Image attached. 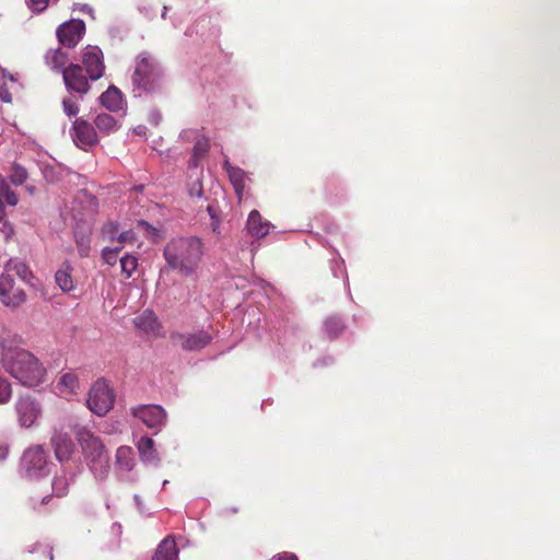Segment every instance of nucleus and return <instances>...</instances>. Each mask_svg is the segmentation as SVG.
I'll list each match as a JSON object with an SVG mask.
<instances>
[{
	"mask_svg": "<svg viewBox=\"0 0 560 560\" xmlns=\"http://www.w3.org/2000/svg\"><path fill=\"white\" fill-rule=\"evenodd\" d=\"M203 255V242L194 235L173 237L163 249L167 266L184 277L192 276L198 270Z\"/></svg>",
	"mask_w": 560,
	"mask_h": 560,
	"instance_id": "nucleus-1",
	"label": "nucleus"
},
{
	"mask_svg": "<svg viewBox=\"0 0 560 560\" xmlns=\"http://www.w3.org/2000/svg\"><path fill=\"white\" fill-rule=\"evenodd\" d=\"M1 363L5 372L25 387H36L45 381V368L32 352L25 349H4Z\"/></svg>",
	"mask_w": 560,
	"mask_h": 560,
	"instance_id": "nucleus-2",
	"label": "nucleus"
},
{
	"mask_svg": "<svg viewBox=\"0 0 560 560\" xmlns=\"http://www.w3.org/2000/svg\"><path fill=\"white\" fill-rule=\"evenodd\" d=\"M164 69L159 59L151 52L143 50L135 58V69L131 74V84L135 96L154 94L162 90Z\"/></svg>",
	"mask_w": 560,
	"mask_h": 560,
	"instance_id": "nucleus-3",
	"label": "nucleus"
},
{
	"mask_svg": "<svg viewBox=\"0 0 560 560\" xmlns=\"http://www.w3.org/2000/svg\"><path fill=\"white\" fill-rule=\"evenodd\" d=\"M77 439L89 469L96 479L104 480L110 468V457L104 442L85 428L77 432Z\"/></svg>",
	"mask_w": 560,
	"mask_h": 560,
	"instance_id": "nucleus-4",
	"label": "nucleus"
},
{
	"mask_svg": "<svg viewBox=\"0 0 560 560\" xmlns=\"http://www.w3.org/2000/svg\"><path fill=\"white\" fill-rule=\"evenodd\" d=\"M20 475L26 479H40L50 472L48 453L42 445L31 446L20 459Z\"/></svg>",
	"mask_w": 560,
	"mask_h": 560,
	"instance_id": "nucleus-5",
	"label": "nucleus"
},
{
	"mask_svg": "<svg viewBox=\"0 0 560 560\" xmlns=\"http://www.w3.org/2000/svg\"><path fill=\"white\" fill-rule=\"evenodd\" d=\"M88 407L96 416H105L114 406L115 394L104 378H98L91 387Z\"/></svg>",
	"mask_w": 560,
	"mask_h": 560,
	"instance_id": "nucleus-6",
	"label": "nucleus"
},
{
	"mask_svg": "<svg viewBox=\"0 0 560 560\" xmlns=\"http://www.w3.org/2000/svg\"><path fill=\"white\" fill-rule=\"evenodd\" d=\"M62 81L67 92L77 95L79 100H82L91 90L90 82L92 81L79 63L70 62L68 65L67 70L63 71Z\"/></svg>",
	"mask_w": 560,
	"mask_h": 560,
	"instance_id": "nucleus-7",
	"label": "nucleus"
},
{
	"mask_svg": "<svg viewBox=\"0 0 560 560\" xmlns=\"http://www.w3.org/2000/svg\"><path fill=\"white\" fill-rule=\"evenodd\" d=\"M130 412L155 433L160 432L167 422V413L160 405H139L132 407Z\"/></svg>",
	"mask_w": 560,
	"mask_h": 560,
	"instance_id": "nucleus-8",
	"label": "nucleus"
},
{
	"mask_svg": "<svg viewBox=\"0 0 560 560\" xmlns=\"http://www.w3.org/2000/svg\"><path fill=\"white\" fill-rule=\"evenodd\" d=\"M85 34V23L80 19H72L60 24L56 30V36L61 46L68 49L74 48Z\"/></svg>",
	"mask_w": 560,
	"mask_h": 560,
	"instance_id": "nucleus-9",
	"label": "nucleus"
},
{
	"mask_svg": "<svg viewBox=\"0 0 560 560\" xmlns=\"http://www.w3.org/2000/svg\"><path fill=\"white\" fill-rule=\"evenodd\" d=\"M0 301L10 308H18L26 301L25 291L15 287L13 277L8 272L0 275Z\"/></svg>",
	"mask_w": 560,
	"mask_h": 560,
	"instance_id": "nucleus-10",
	"label": "nucleus"
},
{
	"mask_svg": "<svg viewBox=\"0 0 560 560\" xmlns=\"http://www.w3.org/2000/svg\"><path fill=\"white\" fill-rule=\"evenodd\" d=\"M83 71L89 74L92 82L97 81L104 75L105 63L103 51L98 46L88 45L82 50Z\"/></svg>",
	"mask_w": 560,
	"mask_h": 560,
	"instance_id": "nucleus-11",
	"label": "nucleus"
},
{
	"mask_svg": "<svg viewBox=\"0 0 560 560\" xmlns=\"http://www.w3.org/2000/svg\"><path fill=\"white\" fill-rule=\"evenodd\" d=\"M70 135L77 147L86 150L98 143L97 131L84 117L75 118L72 122Z\"/></svg>",
	"mask_w": 560,
	"mask_h": 560,
	"instance_id": "nucleus-12",
	"label": "nucleus"
},
{
	"mask_svg": "<svg viewBox=\"0 0 560 560\" xmlns=\"http://www.w3.org/2000/svg\"><path fill=\"white\" fill-rule=\"evenodd\" d=\"M171 340L175 345H179V347L184 351H199L209 346L213 339L212 335L205 329L183 334V332H172Z\"/></svg>",
	"mask_w": 560,
	"mask_h": 560,
	"instance_id": "nucleus-13",
	"label": "nucleus"
},
{
	"mask_svg": "<svg viewBox=\"0 0 560 560\" xmlns=\"http://www.w3.org/2000/svg\"><path fill=\"white\" fill-rule=\"evenodd\" d=\"M18 421L23 428L33 427L42 415L39 402L31 396L20 397L15 402Z\"/></svg>",
	"mask_w": 560,
	"mask_h": 560,
	"instance_id": "nucleus-14",
	"label": "nucleus"
},
{
	"mask_svg": "<svg viewBox=\"0 0 560 560\" xmlns=\"http://www.w3.org/2000/svg\"><path fill=\"white\" fill-rule=\"evenodd\" d=\"M55 456L66 471V464L70 460L73 453V442L68 433L55 431L50 439Z\"/></svg>",
	"mask_w": 560,
	"mask_h": 560,
	"instance_id": "nucleus-15",
	"label": "nucleus"
},
{
	"mask_svg": "<svg viewBox=\"0 0 560 560\" xmlns=\"http://www.w3.org/2000/svg\"><path fill=\"white\" fill-rule=\"evenodd\" d=\"M133 324L140 331L148 336L158 337L161 335V323L152 310H144L140 315L133 318Z\"/></svg>",
	"mask_w": 560,
	"mask_h": 560,
	"instance_id": "nucleus-16",
	"label": "nucleus"
},
{
	"mask_svg": "<svg viewBox=\"0 0 560 560\" xmlns=\"http://www.w3.org/2000/svg\"><path fill=\"white\" fill-rule=\"evenodd\" d=\"M98 101L103 107L112 113H117L126 108L122 92L113 84L100 95Z\"/></svg>",
	"mask_w": 560,
	"mask_h": 560,
	"instance_id": "nucleus-17",
	"label": "nucleus"
},
{
	"mask_svg": "<svg viewBox=\"0 0 560 560\" xmlns=\"http://www.w3.org/2000/svg\"><path fill=\"white\" fill-rule=\"evenodd\" d=\"M46 66L54 72L63 74L67 70L69 62L68 52L63 51L60 47L48 49L44 56Z\"/></svg>",
	"mask_w": 560,
	"mask_h": 560,
	"instance_id": "nucleus-18",
	"label": "nucleus"
},
{
	"mask_svg": "<svg viewBox=\"0 0 560 560\" xmlns=\"http://www.w3.org/2000/svg\"><path fill=\"white\" fill-rule=\"evenodd\" d=\"M271 226L272 225L269 221L262 219L259 211L252 210L249 212L246 229L252 236L261 238L269 233Z\"/></svg>",
	"mask_w": 560,
	"mask_h": 560,
	"instance_id": "nucleus-19",
	"label": "nucleus"
},
{
	"mask_svg": "<svg viewBox=\"0 0 560 560\" xmlns=\"http://www.w3.org/2000/svg\"><path fill=\"white\" fill-rule=\"evenodd\" d=\"M90 115H92V112ZM90 118L93 120L96 131L103 136L116 132L120 128L119 121L107 113H100Z\"/></svg>",
	"mask_w": 560,
	"mask_h": 560,
	"instance_id": "nucleus-20",
	"label": "nucleus"
},
{
	"mask_svg": "<svg viewBox=\"0 0 560 560\" xmlns=\"http://www.w3.org/2000/svg\"><path fill=\"white\" fill-rule=\"evenodd\" d=\"M137 448L140 455L141 460L144 464L158 466L160 463V457L154 447V441L149 436H142L138 444Z\"/></svg>",
	"mask_w": 560,
	"mask_h": 560,
	"instance_id": "nucleus-21",
	"label": "nucleus"
},
{
	"mask_svg": "<svg viewBox=\"0 0 560 560\" xmlns=\"http://www.w3.org/2000/svg\"><path fill=\"white\" fill-rule=\"evenodd\" d=\"M179 549L173 536L165 537L156 547L152 560H179Z\"/></svg>",
	"mask_w": 560,
	"mask_h": 560,
	"instance_id": "nucleus-22",
	"label": "nucleus"
},
{
	"mask_svg": "<svg viewBox=\"0 0 560 560\" xmlns=\"http://www.w3.org/2000/svg\"><path fill=\"white\" fill-rule=\"evenodd\" d=\"M223 170L228 173L235 192L241 197L245 188L246 173L242 168L232 165L229 159L224 160Z\"/></svg>",
	"mask_w": 560,
	"mask_h": 560,
	"instance_id": "nucleus-23",
	"label": "nucleus"
},
{
	"mask_svg": "<svg viewBox=\"0 0 560 560\" xmlns=\"http://www.w3.org/2000/svg\"><path fill=\"white\" fill-rule=\"evenodd\" d=\"M210 150V140L205 135L202 137H198L195 142L191 156L188 161L189 168H197L200 164V161L208 154Z\"/></svg>",
	"mask_w": 560,
	"mask_h": 560,
	"instance_id": "nucleus-24",
	"label": "nucleus"
},
{
	"mask_svg": "<svg viewBox=\"0 0 560 560\" xmlns=\"http://www.w3.org/2000/svg\"><path fill=\"white\" fill-rule=\"evenodd\" d=\"M323 328L327 338L335 340L343 334L346 329V323L342 317L338 315H330L325 319Z\"/></svg>",
	"mask_w": 560,
	"mask_h": 560,
	"instance_id": "nucleus-25",
	"label": "nucleus"
},
{
	"mask_svg": "<svg viewBox=\"0 0 560 560\" xmlns=\"http://www.w3.org/2000/svg\"><path fill=\"white\" fill-rule=\"evenodd\" d=\"M135 453L130 446H119L116 452V467L118 470L130 472L135 467Z\"/></svg>",
	"mask_w": 560,
	"mask_h": 560,
	"instance_id": "nucleus-26",
	"label": "nucleus"
},
{
	"mask_svg": "<svg viewBox=\"0 0 560 560\" xmlns=\"http://www.w3.org/2000/svg\"><path fill=\"white\" fill-rule=\"evenodd\" d=\"M63 475L57 476L52 480V492L56 497L62 498L67 495L70 483L74 480L77 472L69 471L68 468L66 471L62 469Z\"/></svg>",
	"mask_w": 560,
	"mask_h": 560,
	"instance_id": "nucleus-27",
	"label": "nucleus"
},
{
	"mask_svg": "<svg viewBox=\"0 0 560 560\" xmlns=\"http://www.w3.org/2000/svg\"><path fill=\"white\" fill-rule=\"evenodd\" d=\"M71 271L69 262H65L55 275L56 283L63 292H70L74 288Z\"/></svg>",
	"mask_w": 560,
	"mask_h": 560,
	"instance_id": "nucleus-28",
	"label": "nucleus"
},
{
	"mask_svg": "<svg viewBox=\"0 0 560 560\" xmlns=\"http://www.w3.org/2000/svg\"><path fill=\"white\" fill-rule=\"evenodd\" d=\"M74 241L81 257H88L91 250V236L90 233L81 230L74 231Z\"/></svg>",
	"mask_w": 560,
	"mask_h": 560,
	"instance_id": "nucleus-29",
	"label": "nucleus"
},
{
	"mask_svg": "<svg viewBox=\"0 0 560 560\" xmlns=\"http://www.w3.org/2000/svg\"><path fill=\"white\" fill-rule=\"evenodd\" d=\"M14 235L13 225L7 220L3 202H0V238L8 243Z\"/></svg>",
	"mask_w": 560,
	"mask_h": 560,
	"instance_id": "nucleus-30",
	"label": "nucleus"
},
{
	"mask_svg": "<svg viewBox=\"0 0 560 560\" xmlns=\"http://www.w3.org/2000/svg\"><path fill=\"white\" fill-rule=\"evenodd\" d=\"M5 271H13L15 272L23 281H28V279L32 276V272L28 268V266L21 260H13L10 259L5 265Z\"/></svg>",
	"mask_w": 560,
	"mask_h": 560,
	"instance_id": "nucleus-31",
	"label": "nucleus"
},
{
	"mask_svg": "<svg viewBox=\"0 0 560 560\" xmlns=\"http://www.w3.org/2000/svg\"><path fill=\"white\" fill-rule=\"evenodd\" d=\"M121 272L126 279H129L138 267V257L136 255L126 254L120 259Z\"/></svg>",
	"mask_w": 560,
	"mask_h": 560,
	"instance_id": "nucleus-32",
	"label": "nucleus"
},
{
	"mask_svg": "<svg viewBox=\"0 0 560 560\" xmlns=\"http://www.w3.org/2000/svg\"><path fill=\"white\" fill-rule=\"evenodd\" d=\"M28 177V173L24 166L21 164L14 163L12 165L11 174L9 176L10 182L14 186H21L23 185Z\"/></svg>",
	"mask_w": 560,
	"mask_h": 560,
	"instance_id": "nucleus-33",
	"label": "nucleus"
},
{
	"mask_svg": "<svg viewBox=\"0 0 560 560\" xmlns=\"http://www.w3.org/2000/svg\"><path fill=\"white\" fill-rule=\"evenodd\" d=\"M78 96L69 94L62 100V109L68 117H75L79 114L80 106L78 104Z\"/></svg>",
	"mask_w": 560,
	"mask_h": 560,
	"instance_id": "nucleus-34",
	"label": "nucleus"
},
{
	"mask_svg": "<svg viewBox=\"0 0 560 560\" xmlns=\"http://www.w3.org/2000/svg\"><path fill=\"white\" fill-rule=\"evenodd\" d=\"M331 273L335 278L343 277L345 284L349 287L348 273L345 266V260L338 255L330 261Z\"/></svg>",
	"mask_w": 560,
	"mask_h": 560,
	"instance_id": "nucleus-35",
	"label": "nucleus"
},
{
	"mask_svg": "<svg viewBox=\"0 0 560 560\" xmlns=\"http://www.w3.org/2000/svg\"><path fill=\"white\" fill-rule=\"evenodd\" d=\"M122 249V245L116 247H105L102 250V258L105 264L114 266L117 262L118 254Z\"/></svg>",
	"mask_w": 560,
	"mask_h": 560,
	"instance_id": "nucleus-36",
	"label": "nucleus"
},
{
	"mask_svg": "<svg viewBox=\"0 0 560 560\" xmlns=\"http://www.w3.org/2000/svg\"><path fill=\"white\" fill-rule=\"evenodd\" d=\"M119 231V223L115 221H109L102 228L103 237L109 240L110 242L117 241V236Z\"/></svg>",
	"mask_w": 560,
	"mask_h": 560,
	"instance_id": "nucleus-37",
	"label": "nucleus"
},
{
	"mask_svg": "<svg viewBox=\"0 0 560 560\" xmlns=\"http://www.w3.org/2000/svg\"><path fill=\"white\" fill-rule=\"evenodd\" d=\"M12 396L11 384L2 376H0V405L7 404Z\"/></svg>",
	"mask_w": 560,
	"mask_h": 560,
	"instance_id": "nucleus-38",
	"label": "nucleus"
},
{
	"mask_svg": "<svg viewBox=\"0 0 560 560\" xmlns=\"http://www.w3.org/2000/svg\"><path fill=\"white\" fill-rule=\"evenodd\" d=\"M203 135L200 133V131L198 129H194V128H188V129H184L180 133H179V140L183 141V142H191V141H197V138L198 137H202Z\"/></svg>",
	"mask_w": 560,
	"mask_h": 560,
	"instance_id": "nucleus-39",
	"label": "nucleus"
},
{
	"mask_svg": "<svg viewBox=\"0 0 560 560\" xmlns=\"http://www.w3.org/2000/svg\"><path fill=\"white\" fill-rule=\"evenodd\" d=\"M60 384L63 387L73 390L78 386V377L73 373H66L60 377Z\"/></svg>",
	"mask_w": 560,
	"mask_h": 560,
	"instance_id": "nucleus-40",
	"label": "nucleus"
},
{
	"mask_svg": "<svg viewBox=\"0 0 560 560\" xmlns=\"http://www.w3.org/2000/svg\"><path fill=\"white\" fill-rule=\"evenodd\" d=\"M42 173H43L44 178L48 183H56L57 180H59V174L57 173V171L55 170L54 166H50V165L44 166L42 170Z\"/></svg>",
	"mask_w": 560,
	"mask_h": 560,
	"instance_id": "nucleus-41",
	"label": "nucleus"
},
{
	"mask_svg": "<svg viewBox=\"0 0 560 560\" xmlns=\"http://www.w3.org/2000/svg\"><path fill=\"white\" fill-rule=\"evenodd\" d=\"M137 226L142 229L149 236H158L160 234V230L145 220H138Z\"/></svg>",
	"mask_w": 560,
	"mask_h": 560,
	"instance_id": "nucleus-42",
	"label": "nucleus"
},
{
	"mask_svg": "<svg viewBox=\"0 0 560 560\" xmlns=\"http://www.w3.org/2000/svg\"><path fill=\"white\" fill-rule=\"evenodd\" d=\"M136 241V233L132 230L121 232L117 236V242L122 245L124 243H133Z\"/></svg>",
	"mask_w": 560,
	"mask_h": 560,
	"instance_id": "nucleus-43",
	"label": "nucleus"
},
{
	"mask_svg": "<svg viewBox=\"0 0 560 560\" xmlns=\"http://www.w3.org/2000/svg\"><path fill=\"white\" fill-rule=\"evenodd\" d=\"M148 120L151 125L153 126H159L160 122L162 121V114L159 109L156 108H152L149 113V117H148Z\"/></svg>",
	"mask_w": 560,
	"mask_h": 560,
	"instance_id": "nucleus-44",
	"label": "nucleus"
},
{
	"mask_svg": "<svg viewBox=\"0 0 560 560\" xmlns=\"http://www.w3.org/2000/svg\"><path fill=\"white\" fill-rule=\"evenodd\" d=\"M203 190H202V184L200 180H196L192 183L191 187L189 188V195L191 197H202Z\"/></svg>",
	"mask_w": 560,
	"mask_h": 560,
	"instance_id": "nucleus-45",
	"label": "nucleus"
},
{
	"mask_svg": "<svg viewBox=\"0 0 560 560\" xmlns=\"http://www.w3.org/2000/svg\"><path fill=\"white\" fill-rule=\"evenodd\" d=\"M2 199L5 200V203L8 206H11V207H15L19 202V198H18V195L12 190L10 189L3 197Z\"/></svg>",
	"mask_w": 560,
	"mask_h": 560,
	"instance_id": "nucleus-46",
	"label": "nucleus"
},
{
	"mask_svg": "<svg viewBox=\"0 0 560 560\" xmlns=\"http://www.w3.org/2000/svg\"><path fill=\"white\" fill-rule=\"evenodd\" d=\"M0 101L3 103L12 102V95H11L8 86L4 83L2 85H0Z\"/></svg>",
	"mask_w": 560,
	"mask_h": 560,
	"instance_id": "nucleus-47",
	"label": "nucleus"
},
{
	"mask_svg": "<svg viewBox=\"0 0 560 560\" xmlns=\"http://www.w3.org/2000/svg\"><path fill=\"white\" fill-rule=\"evenodd\" d=\"M10 185L3 176H0V202L2 201V197L10 190Z\"/></svg>",
	"mask_w": 560,
	"mask_h": 560,
	"instance_id": "nucleus-48",
	"label": "nucleus"
},
{
	"mask_svg": "<svg viewBox=\"0 0 560 560\" xmlns=\"http://www.w3.org/2000/svg\"><path fill=\"white\" fill-rule=\"evenodd\" d=\"M211 220V230L217 233V234H220V219L217 214H212V219Z\"/></svg>",
	"mask_w": 560,
	"mask_h": 560,
	"instance_id": "nucleus-49",
	"label": "nucleus"
},
{
	"mask_svg": "<svg viewBox=\"0 0 560 560\" xmlns=\"http://www.w3.org/2000/svg\"><path fill=\"white\" fill-rule=\"evenodd\" d=\"M9 455V446L0 445V460H5Z\"/></svg>",
	"mask_w": 560,
	"mask_h": 560,
	"instance_id": "nucleus-50",
	"label": "nucleus"
},
{
	"mask_svg": "<svg viewBox=\"0 0 560 560\" xmlns=\"http://www.w3.org/2000/svg\"><path fill=\"white\" fill-rule=\"evenodd\" d=\"M133 501H135L137 508L139 509V511L142 513L143 512V509H142L143 502L141 500V497L139 494H135L133 495Z\"/></svg>",
	"mask_w": 560,
	"mask_h": 560,
	"instance_id": "nucleus-51",
	"label": "nucleus"
},
{
	"mask_svg": "<svg viewBox=\"0 0 560 560\" xmlns=\"http://www.w3.org/2000/svg\"><path fill=\"white\" fill-rule=\"evenodd\" d=\"M25 190L31 195L34 196L36 194V187L34 185H26Z\"/></svg>",
	"mask_w": 560,
	"mask_h": 560,
	"instance_id": "nucleus-52",
	"label": "nucleus"
},
{
	"mask_svg": "<svg viewBox=\"0 0 560 560\" xmlns=\"http://www.w3.org/2000/svg\"><path fill=\"white\" fill-rule=\"evenodd\" d=\"M80 11H82L84 13H91L93 11V9L89 4H81Z\"/></svg>",
	"mask_w": 560,
	"mask_h": 560,
	"instance_id": "nucleus-53",
	"label": "nucleus"
},
{
	"mask_svg": "<svg viewBox=\"0 0 560 560\" xmlns=\"http://www.w3.org/2000/svg\"><path fill=\"white\" fill-rule=\"evenodd\" d=\"M207 212L209 213L210 219H212V214H217L214 207L211 205L207 207Z\"/></svg>",
	"mask_w": 560,
	"mask_h": 560,
	"instance_id": "nucleus-54",
	"label": "nucleus"
},
{
	"mask_svg": "<svg viewBox=\"0 0 560 560\" xmlns=\"http://www.w3.org/2000/svg\"><path fill=\"white\" fill-rule=\"evenodd\" d=\"M327 361L332 362V358H327V359H324L323 361H319V360H318V361H316V362L314 363V366H317L319 363H320V364H327V363H328Z\"/></svg>",
	"mask_w": 560,
	"mask_h": 560,
	"instance_id": "nucleus-55",
	"label": "nucleus"
},
{
	"mask_svg": "<svg viewBox=\"0 0 560 560\" xmlns=\"http://www.w3.org/2000/svg\"><path fill=\"white\" fill-rule=\"evenodd\" d=\"M143 129H144V127L139 126V127H137V128L135 129V132H136L137 135H142Z\"/></svg>",
	"mask_w": 560,
	"mask_h": 560,
	"instance_id": "nucleus-56",
	"label": "nucleus"
},
{
	"mask_svg": "<svg viewBox=\"0 0 560 560\" xmlns=\"http://www.w3.org/2000/svg\"><path fill=\"white\" fill-rule=\"evenodd\" d=\"M3 75H4L5 78L10 79L11 81H13V80H14L13 75H12V74H10V73H9V74H5V73H4Z\"/></svg>",
	"mask_w": 560,
	"mask_h": 560,
	"instance_id": "nucleus-57",
	"label": "nucleus"
},
{
	"mask_svg": "<svg viewBox=\"0 0 560 560\" xmlns=\"http://www.w3.org/2000/svg\"><path fill=\"white\" fill-rule=\"evenodd\" d=\"M48 560H52V551H51V549L48 551Z\"/></svg>",
	"mask_w": 560,
	"mask_h": 560,
	"instance_id": "nucleus-58",
	"label": "nucleus"
},
{
	"mask_svg": "<svg viewBox=\"0 0 560 560\" xmlns=\"http://www.w3.org/2000/svg\"><path fill=\"white\" fill-rule=\"evenodd\" d=\"M136 190H142L143 189V186L142 185H139V186H136L135 187Z\"/></svg>",
	"mask_w": 560,
	"mask_h": 560,
	"instance_id": "nucleus-59",
	"label": "nucleus"
},
{
	"mask_svg": "<svg viewBox=\"0 0 560 560\" xmlns=\"http://www.w3.org/2000/svg\"><path fill=\"white\" fill-rule=\"evenodd\" d=\"M167 483H168V481L164 480L163 483H162V488L164 489L165 487H167Z\"/></svg>",
	"mask_w": 560,
	"mask_h": 560,
	"instance_id": "nucleus-60",
	"label": "nucleus"
},
{
	"mask_svg": "<svg viewBox=\"0 0 560 560\" xmlns=\"http://www.w3.org/2000/svg\"><path fill=\"white\" fill-rule=\"evenodd\" d=\"M166 10H167V8L165 7V8H164V11H163V13H162V18H165V15H166Z\"/></svg>",
	"mask_w": 560,
	"mask_h": 560,
	"instance_id": "nucleus-61",
	"label": "nucleus"
},
{
	"mask_svg": "<svg viewBox=\"0 0 560 560\" xmlns=\"http://www.w3.org/2000/svg\"><path fill=\"white\" fill-rule=\"evenodd\" d=\"M48 502V497H44L43 498V503H47Z\"/></svg>",
	"mask_w": 560,
	"mask_h": 560,
	"instance_id": "nucleus-62",
	"label": "nucleus"
}]
</instances>
